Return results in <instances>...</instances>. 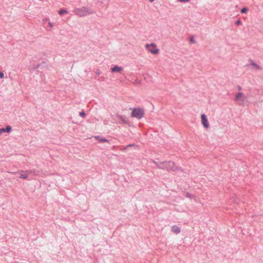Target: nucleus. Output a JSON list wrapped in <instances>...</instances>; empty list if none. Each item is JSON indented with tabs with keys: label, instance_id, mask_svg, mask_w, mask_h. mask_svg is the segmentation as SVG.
Instances as JSON below:
<instances>
[{
	"label": "nucleus",
	"instance_id": "obj_1",
	"mask_svg": "<svg viewBox=\"0 0 263 263\" xmlns=\"http://www.w3.org/2000/svg\"><path fill=\"white\" fill-rule=\"evenodd\" d=\"M159 167L165 169L168 171H176L178 169V167L175 165L174 162L172 161L163 162L159 165Z\"/></svg>",
	"mask_w": 263,
	"mask_h": 263
},
{
	"label": "nucleus",
	"instance_id": "obj_2",
	"mask_svg": "<svg viewBox=\"0 0 263 263\" xmlns=\"http://www.w3.org/2000/svg\"><path fill=\"white\" fill-rule=\"evenodd\" d=\"M145 48L151 53L156 55L159 53V49L157 48V46L155 43L147 44L145 45Z\"/></svg>",
	"mask_w": 263,
	"mask_h": 263
},
{
	"label": "nucleus",
	"instance_id": "obj_3",
	"mask_svg": "<svg viewBox=\"0 0 263 263\" xmlns=\"http://www.w3.org/2000/svg\"><path fill=\"white\" fill-rule=\"evenodd\" d=\"M144 114V111L142 109L139 108H134L132 112V116L137 119H141Z\"/></svg>",
	"mask_w": 263,
	"mask_h": 263
},
{
	"label": "nucleus",
	"instance_id": "obj_4",
	"mask_svg": "<svg viewBox=\"0 0 263 263\" xmlns=\"http://www.w3.org/2000/svg\"><path fill=\"white\" fill-rule=\"evenodd\" d=\"M201 122L202 125L205 128L208 129L209 128L210 124L208 118L206 117V116L204 114H201Z\"/></svg>",
	"mask_w": 263,
	"mask_h": 263
},
{
	"label": "nucleus",
	"instance_id": "obj_5",
	"mask_svg": "<svg viewBox=\"0 0 263 263\" xmlns=\"http://www.w3.org/2000/svg\"><path fill=\"white\" fill-rule=\"evenodd\" d=\"M112 72H120L123 70V68L118 66H115L110 68Z\"/></svg>",
	"mask_w": 263,
	"mask_h": 263
},
{
	"label": "nucleus",
	"instance_id": "obj_6",
	"mask_svg": "<svg viewBox=\"0 0 263 263\" xmlns=\"http://www.w3.org/2000/svg\"><path fill=\"white\" fill-rule=\"evenodd\" d=\"M171 230L173 232L176 234H179L180 232V229L176 226H173Z\"/></svg>",
	"mask_w": 263,
	"mask_h": 263
},
{
	"label": "nucleus",
	"instance_id": "obj_7",
	"mask_svg": "<svg viewBox=\"0 0 263 263\" xmlns=\"http://www.w3.org/2000/svg\"><path fill=\"white\" fill-rule=\"evenodd\" d=\"M243 94L242 92L237 93L235 96V100L237 101H241L243 100Z\"/></svg>",
	"mask_w": 263,
	"mask_h": 263
},
{
	"label": "nucleus",
	"instance_id": "obj_8",
	"mask_svg": "<svg viewBox=\"0 0 263 263\" xmlns=\"http://www.w3.org/2000/svg\"><path fill=\"white\" fill-rule=\"evenodd\" d=\"M28 174L27 172L23 173L20 175V178L23 179H26L28 178Z\"/></svg>",
	"mask_w": 263,
	"mask_h": 263
},
{
	"label": "nucleus",
	"instance_id": "obj_9",
	"mask_svg": "<svg viewBox=\"0 0 263 263\" xmlns=\"http://www.w3.org/2000/svg\"><path fill=\"white\" fill-rule=\"evenodd\" d=\"M95 138L101 142H108V140L105 138H100L99 136L95 137Z\"/></svg>",
	"mask_w": 263,
	"mask_h": 263
},
{
	"label": "nucleus",
	"instance_id": "obj_10",
	"mask_svg": "<svg viewBox=\"0 0 263 263\" xmlns=\"http://www.w3.org/2000/svg\"><path fill=\"white\" fill-rule=\"evenodd\" d=\"M75 12H76V14H77V15H82V12H81V10L80 9H76L75 10Z\"/></svg>",
	"mask_w": 263,
	"mask_h": 263
},
{
	"label": "nucleus",
	"instance_id": "obj_11",
	"mask_svg": "<svg viewBox=\"0 0 263 263\" xmlns=\"http://www.w3.org/2000/svg\"><path fill=\"white\" fill-rule=\"evenodd\" d=\"M67 11L65 10H60L59 13L61 15L64 14L65 13H67Z\"/></svg>",
	"mask_w": 263,
	"mask_h": 263
},
{
	"label": "nucleus",
	"instance_id": "obj_12",
	"mask_svg": "<svg viewBox=\"0 0 263 263\" xmlns=\"http://www.w3.org/2000/svg\"><path fill=\"white\" fill-rule=\"evenodd\" d=\"M248 11V9L247 7H244L241 10V12L242 13H245Z\"/></svg>",
	"mask_w": 263,
	"mask_h": 263
},
{
	"label": "nucleus",
	"instance_id": "obj_13",
	"mask_svg": "<svg viewBox=\"0 0 263 263\" xmlns=\"http://www.w3.org/2000/svg\"><path fill=\"white\" fill-rule=\"evenodd\" d=\"M6 132L7 133H9L11 130V127L9 126H8L6 128H5Z\"/></svg>",
	"mask_w": 263,
	"mask_h": 263
},
{
	"label": "nucleus",
	"instance_id": "obj_14",
	"mask_svg": "<svg viewBox=\"0 0 263 263\" xmlns=\"http://www.w3.org/2000/svg\"><path fill=\"white\" fill-rule=\"evenodd\" d=\"M6 132L5 128H0V135Z\"/></svg>",
	"mask_w": 263,
	"mask_h": 263
},
{
	"label": "nucleus",
	"instance_id": "obj_15",
	"mask_svg": "<svg viewBox=\"0 0 263 263\" xmlns=\"http://www.w3.org/2000/svg\"><path fill=\"white\" fill-rule=\"evenodd\" d=\"M4 78V73L3 72H0V78L3 79Z\"/></svg>",
	"mask_w": 263,
	"mask_h": 263
},
{
	"label": "nucleus",
	"instance_id": "obj_16",
	"mask_svg": "<svg viewBox=\"0 0 263 263\" xmlns=\"http://www.w3.org/2000/svg\"><path fill=\"white\" fill-rule=\"evenodd\" d=\"M119 118H120V119H121L122 121V122L123 123H125V120L124 118L122 116H120Z\"/></svg>",
	"mask_w": 263,
	"mask_h": 263
},
{
	"label": "nucleus",
	"instance_id": "obj_17",
	"mask_svg": "<svg viewBox=\"0 0 263 263\" xmlns=\"http://www.w3.org/2000/svg\"><path fill=\"white\" fill-rule=\"evenodd\" d=\"M80 115L82 117H84L85 116V114L84 112H80Z\"/></svg>",
	"mask_w": 263,
	"mask_h": 263
},
{
	"label": "nucleus",
	"instance_id": "obj_18",
	"mask_svg": "<svg viewBox=\"0 0 263 263\" xmlns=\"http://www.w3.org/2000/svg\"><path fill=\"white\" fill-rule=\"evenodd\" d=\"M241 21H240V20H238V21H236V24L237 25H240V24H241Z\"/></svg>",
	"mask_w": 263,
	"mask_h": 263
},
{
	"label": "nucleus",
	"instance_id": "obj_19",
	"mask_svg": "<svg viewBox=\"0 0 263 263\" xmlns=\"http://www.w3.org/2000/svg\"><path fill=\"white\" fill-rule=\"evenodd\" d=\"M252 65H253L257 69H259V66L257 64H256L255 63H253Z\"/></svg>",
	"mask_w": 263,
	"mask_h": 263
},
{
	"label": "nucleus",
	"instance_id": "obj_20",
	"mask_svg": "<svg viewBox=\"0 0 263 263\" xmlns=\"http://www.w3.org/2000/svg\"><path fill=\"white\" fill-rule=\"evenodd\" d=\"M49 26L50 28H52L53 27V24L51 22H49Z\"/></svg>",
	"mask_w": 263,
	"mask_h": 263
},
{
	"label": "nucleus",
	"instance_id": "obj_21",
	"mask_svg": "<svg viewBox=\"0 0 263 263\" xmlns=\"http://www.w3.org/2000/svg\"><path fill=\"white\" fill-rule=\"evenodd\" d=\"M178 1H179V2H181V3L184 2H189V0H178Z\"/></svg>",
	"mask_w": 263,
	"mask_h": 263
},
{
	"label": "nucleus",
	"instance_id": "obj_22",
	"mask_svg": "<svg viewBox=\"0 0 263 263\" xmlns=\"http://www.w3.org/2000/svg\"><path fill=\"white\" fill-rule=\"evenodd\" d=\"M155 0H148V1L151 3H152Z\"/></svg>",
	"mask_w": 263,
	"mask_h": 263
}]
</instances>
